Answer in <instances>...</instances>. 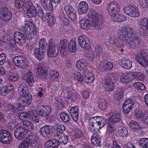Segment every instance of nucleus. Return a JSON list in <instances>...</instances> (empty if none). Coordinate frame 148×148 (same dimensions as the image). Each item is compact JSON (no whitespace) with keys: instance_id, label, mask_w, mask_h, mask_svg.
Returning a JSON list of instances; mask_svg holds the SVG:
<instances>
[{"instance_id":"obj_26","label":"nucleus","mask_w":148,"mask_h":148,"mask_svg":"<svg viewBox=\"0 0 148 148\" xmlns=\"http://www.w3.org/2000/svg\"><path fill=\"white\" fill-rule=\"evenodd\" d=\"M22 79L25 80L30 86H32L34 82L32 73L30 71L24 74L22 76Z\"/></svg>"},{"instance_id":"obj_27","label":"nucleus","mask_w":148,"mask_h":148,"mask_svg":"<svg viewBox=\"0 0 148 148\" xmlns=\"http://www.w3.org/2000/svg\"><path fill=\"white\" fill-rule=\"evenodd\" d=\"M115 13L110 16L111 19L113 21L120 23L127 20L126 18L122 14Z\"/></svg>"},{"instance_id":"obj_46","label":"nucleus","mask_w":148,"mask_h":148,"mask_svg":"<svg viewBox=\"0 0 148 148\" xmlns=\"http://www.w3.org/2000/svg\"><path fill=\"white\" fill-rule=\"evenodd\" d=\"M36 5L37 6V7L36 8L37 14L38 15L40 18L42 19L45 17V14L43 10L41 7L38 6L37 4Z\"/></svg>"},{"instance_id":"obj_32","label":"nucleus","mask_w":148,"mask_h":148,"mask_svg":"<svg viewBox=\"0 0 148 148\" xmlns=\"http://www.w3.org/2000/svg\"><path fill=\"white\" fill-rule=\"evenodd\" d=\"M76 68L80 71L86 70L87 68V66L85 60L82 59H80L76 62Z\"/></svg>"},{"instance_id":"obj_30","label":"nucleus","mask_w":148,"mask_h":148,"mask_svg":"<svg viewBox=\"0 0 148 148\" xmlns=\"http://www.w3.org/2000/svg\"><path fill=\"white\" fill-rule=\"evenodd\" d=\"M132 61L130 60L123 59L121 60L120 62V64L123 68L127 69H130L132 67Z\"/></svg>"},{"instance_id":"obj_48","label":"nucleus","mask_w":148,"mask_h":148,"mask_svg":"<svg viewBox=\"0 0 148 148\" xmlns=\"http://www.w3.org/2000/svg\"><path fill=\"white\" fill-rule=\"evenodd\" d=\"M113 123L112 122L109 121L107 124V130L111 134L115 130V126Z\"/></svg>"},{"instance_id":"obj_11","label":"nucleus","mask_w":148,"mask_h":148,"mask_svg":"<svg viewBox=\"0 0 148 148\" xmlns=\"http://www.w3.org/2000/svg\"><path fill=\"white\" fill-rule=\"evenodd\" d=\"M120 7L119 4L116 1H112L108 5L107 10L108 14L110 16L115 13H119Z\"/></svg>"},{"instance_id":"obj_47","label":"nucleus","mask_w":148,"mask_h":148,"mask_svg":"<svg viewBox=\"0 0 148 148\" xmlns=\"http://www.w3.org/2000/svg\"><path fill=\"white\" fill-rule=\"evenodd\" d=\"M42 4L43 8L45 10H49V7L51 5L50 0H40Z\"/></svg>"},{"instance_id":"obj_16","label":"nucleus","mask_w":148,"mask_h":148,"mask_svg":"<svg viewBox=\"0 0 148 148\" xmlns=\"http://www.w3.org/2000/svg\"><path fill=\"white\" fill-rule=\"evenodd\" d=\"M65 13L72 20L75 21L77 17L76 11L73 7L69 5H67L64 7Z\"/></svg>"},{"instance_id":"obj_10","label":"nucleus","mask_w":148,"mask_h":148,"mask_svg":"<svg viewBox=\"0 0 148 148\" xmlns=\"http://www.w3.org/2000/svg\"><path fill=\"white\" fill-rule=\"evenodd\" d=\"M123 10L125 13L131 17L136 18L139 17L140 15L137 8L132 5L125 6Z\"/></svg>"},{"instance_id":"obj_64","label":"nucleus","mask_w":148,"mask_h":148,"mask_svg":"<svg viewBox=\"0 0 148 148\" xmlns=\"http://www.w3.org/2000/svg\"><path fill=\"white\" fill-rule=\"evenodd\" d=\"M123 107L124 113L127 114L129 113L130 111L132 108V107H130L124 104H123Z\"/></svg>"},{"instance_id":"obj_39","label":"nucleus","mask_w":148,"mask_h":148,"mask_svg":"<svg viewBox=\"0 0 148 148\" xmlns=\"http://www.w3.org/2000/svg\"><path fill=\"white\" fill-rule=\"evenodd\" d=\"M139 145L144 148H148V138H142L139 139L138 141Z\"/></svg>"},{"instance_id":"obj_2","label":"nucleus","mask_w":148,"mask_h":148,"mask_svg":"<svg viewBox=\"0 0 148 148\" xmlns=\"http://www.w3.org/2000/svg\"><path fill=\"white\" fill-rule=\"evenodd\" d=\"M28 86L25 83H23L19 86V106L23 107L30 104L32 100V96L28 94Z\"/></svg>"},{"instance_id":"obj_6","label":"nucleus","mask_w":148,"mask_h":148,"mask_svg":"<svg viewBox=\"0 0 148 148\" xmlns=\"http://www.w3.org/2000/svg\"><path fill=\"white\" fill-rule=\"evenodd\" d=\"M116 79L114 75L112 74H109L107 76L106 82L103 85L104 90L106 91L110 92L114 89V82Z\"/></svg>"},{"instance_id":"obj_21","label":"nucleus","mask_w":148,"mask_h":148,"mask_svg":"<svg viewBox=\"0 0 148 148\" xmlns=\"http://www.w3.org/2000/svg\"><path fill=\"white\" fill-rule=\"evenodd\" d=\"M46 53L45 49L36 48L34 49V54L39 60H42L45 57Z\"/></svg>"},{"instance_id":"obj_63","label":"nucleus","mask_w":148,"mask_h":148,"mask_svg":"<svg viewBox=\"0 0 148 148\" xmlns=\"http://www.w3.org/2000/svg\"><path fill=\"white\" fill-rule=\"evenodd\" d=\"M46 45V42L45 39L44 38L41 39L39 42V47L43 49Z\"/></svg>"},{"instance_id":"obj_23","label":"nucleus","mask_w":148,"mask_h":148,"mask_svg":"<svg viewBox=\"0 0 148 148\" xmlns=\"http://www.w3.org/2000/svg\"><path fill=\"white\" fill-rule=\"evenodd\" d=\"M51 109V107L49 106H41L38 114L40 116H46L50 113Z\"/></svg>"},{"instance_id":"obj_40","label":"nucleus","mask_w":148,"mask_h":148,"mask_svg":"<svg viewBox=\"0 0 148 148\" xmlns=\"http://www.w3.org/2000/svg\"><path fill=\"white\" fill-rule=\"evenodd\" d=\"M129 125L131 128L134 130L136 129L143 130L144 128V127H140V125L139 124L134 121H131L129 123Z\"/></svg>"},{"instance_id":"obj_41","label":"nucleus","mask_w":148,"mask_h":148,"mask_svg":"<svg viewBox=\"0 0 148 148\" xmlns=\"http://www.w3.org/2000/svg\"><path fill=\"white\" fill-rule=\"evenodd\" d=\"M68 49L72 53H74L76 51V42L75 40H71L68 44Z\"/></svg>"},{"instance_id":"obj_53","label":"nucleus","mask_w":148,"mask_h":148,"mask_svg":"<svg viewBox=\"0 0 148 148\" xmlns=\"http://www.w3.org/2000/svg\"><path fill=\"white\" fill-rule=\"evenodd\" d=\"M133 86L138 89L141 90H143L145 89V86L142 83L140 82H135L133 84Z\"/></svg>"},{"instance_id":"obj_12","label":"nucleus","mask_w":148,"mask_h":148,"mask_svg":"<svg viewBox=\"0 0 148 148\" xmlns=\"http://www.w3.org/2000/svg\"><path fill=\"white\" fill-rule=\"evenodd\" d=\"M12 140V136L9 132L0 127V141L3 143L9 144Z\"/></svg>"},{"instance_id":"obj_13","label":"nucleus","mask_w":148,"mask_h":148,"mask_svg":"<svg viewBox=\"0 0 148 148\" xmlns=\"http://www.w3.org/2000/svg\"><path fill=\"white\" fill-rule=\"evenodd\" d=\"M148 19L144 18L140 19L138 26V29L141 34L143 36L148 34Z\"/></svg>"},{"instance_id":"obj_8","label":"nucleus","mask_w":148,"mask_h":148,"mask_svg":"<svg viewBox=\"0 0 148 148\" xmlns=\"http://www.w3.org/2000/svg\"><path fill=\"white\" fill-rule=\"evenodd\" d=\"M88 16L89 20L94 24L95 27H98L100 26L101 21L99 19V16L95 10H91L90 11Z\"/></svg>"},{"instance_id":"obj_62","label":"nucleus","mask_w":148,"mask_h":148,"mask_svg":"<svg viewBox=\"0 0 148 148\" xmlns=\"http://www.w3.org/2000/svg\"><path fill=\"white\" fill-rule=\"evenodd\" d=\"M6 60L5 55L4 53L0 54V65H2L5 62Z\"/></svg>"},{"instance_id":"obj_18","label":"nucleus","mask_w":148,"mask_h":148,"mask_svg":"<svg viewBox=\"0 0 148 148\" xmlns=\"http://www.w3.org/2000/svg\"><path fill=\"white\" fill-rule=\"evenodd\" d=\"M68 42L67 40L65 39H63L60 41L59 47L60 48L61 55L63 57H64L66 55V51L68 50Z\"/></svg>"},{"instance_id":"obj_38","label":"nucleus","mask_w":148,"mask_h":148,"mask_svg":"<svg viewBox=\"0 0 148 148\" xmlns=\"http://www.w3.org/2000/svg\"><path fill=\"white\" fill-rule=\"evenodd\" d=\"M98 104L99 107L101 110L106 109L108 106V103L106 101L105 99L102 98L99 99Z\"/></svg>"},{"instance_id":"obj_59","label":"nucleus","mask_w":148,"mask_h":148,"mask_svg":"<svg viewBox=\"0 0 148 148\" xmlns=\"http://www.w3.org/2000/svg\"><path fill=\"white\" fill-rule=\"evenodd\" d=\"M88 39V37L86 35H81L79 36L78 38V44L83 43V42Z\"/></svg>"},{"instance_id":"obj_49","label":"nucleus","mask_w":148,"mask_h":148,"mask_svg":"<svg viewBox=\"0 0 148 148\" xmlns=\"http://www.w3.org/2000/svg\"><path fill=\"white\" fill-rule=\"evenodd\" d=\"M18 77L17 73L15 72L10 73L8 76L9 80L12 82L16 81L18 80Z\"/></svg>"},{"instance_id":"obj_20","label":"nucleus","mask_w":148,"mask_h":148,"mask_svg":"<svg viewBox=\"0 0 148 148\" xmlns=\"http://www.w3.org/2000/svg\"><path fill=\"white\" fill-rule=\"evenodd\" d=\"M133 72L131 71L127 72L122 73L120 77L121 81L124 83H127L132 80Z\"/></svg>"},{"instance_id":"obj_17","label":"nucleus","mask_w":148,"mask_h":148,"mask_svg":"<svg viewBox=\"0 0 148 148\" xmlns=\"http://www.w3.org/2000/svg\"><path fill=\"white\" fill-rule=\"evenodd\" d=\"M110 121L113 123H116L120 122L122 118L121 113L117 110H113L110 114Z\"/></svg>"},{"instance_id":"obj_56","label":"nucleus","mask_w":148,"mask_h":148,"mask_svg":"<svg viewBox=\"0 0 148 148\" xmlns=\"http://www.w3.org/2000/svg\"><path fill=\"white\" fill-rule=\"evenodd\" d=\"M89 39H88L84 42L83 43H80L79 45L82 48L85 50H86L88 49L89 46Z\"/></svg>"},{"instance_id":"obj_42","label":"nucleus","mask_w":148,"mask_h":148,"mask_svg":"<svg viewBox=\"0 0 148 148\" xmlns=\"http://www.w3.org/2000/svg\"><path fill=\"white\" fill-rule=\"evenodd\" d=\"M119 133L121 136L125 137L128 134V130L125 127L120 126L119 129Z\"/></svg>"},{"instance_id":"obj_51","label":"nucleus","mask_w":148,"mask_h":148,"mask_svg":"<svg viewBox=\"0 0 148 148\" xmlns=\"http://www.w3.org/2000/svg\"><path fill=\"white\" fill-rule=\"evenodd\" d=\"M95 52L97 55L98 56L103 55L104 53L103 51V48L99 45H97L96 47L95 48Z\"/></svg>"},{"instance_id":"obj_34","label":"nucleus","mask_w":148,"mask_h":148,"mask_svg":"<svg viewBox=\"0 0 148 148\" xmlns=\"http://www.w3.org/2000/svg\"><path fill=\"white\" fill-rule=\"evenodd\" d=\"M109 41L111 44H115L116 47H123V45L119 41V39L114 36H112L109 37Z\"/></svg>"},{"instance_id":"obj_43","label":"nucleus","mask_w":148,"mask_h":148,"mask_svg":"<svg viewBox=\"0 0 148 148\" xmlns=\"http://www.w3.org/2000/svg\"><path fill=\"white\" fill-rule=\"evenodd\" d=\"M38 73L41 76L46 77L47 75V72L46 69L40 66L37 68Z\"/></svg>"},{"instance_id":"obj_58","label":"nucleus","mask_w":148,"mask_h":148,"mask_svg":"<svg viewBox=\"0 0 148 148\" xmlns=\"http://www.w3.org/2000/svg\"><path fill=\"white\" fill-rule=\"evenodd\" d=\"M74 77L77 81L81 83H82L83 82L84 80L83 76L79 73H76L74 75Z\"/></svg>"},{"instance_id":"obj_37","label":"nucleus","mask_w":148,"mask_h":148,"mask_svg":"<svg viewBox=\"0 0 148 148\" xmlns=\"http://www.w3.org/2000/svg\"><path fill=\"white\" fill-rule=\"evenodd\" d=\"M97 125H99V129H101L106 124V119L102 116L97 117Z\"/></svg>"},{"instance_id":"obj_57","label":"nucleus","mask_w":148,"mask_h":148,"mask_svg":"<svg viewBox=\"0 0 148 148\" xmlns=\"http://www.w3.org/2000/svg\"><path fill=\"white\" fill-rule=\"evenodd\" d=\"M50 75L53 80L58 79L59 77V73L56 71H52L50 73Z\"/></svg>"},{"instance_id":"obj_35","label":"nucleus","mask_w":148,"mask_h":148,"mask_svg":"<svg viewBox=\"0 0 148 148\" xmlns=\"http://www.w3.org/2000/svg\"><path fill=\"white\" fill-rule=\"evenodd\" d=\"M120 30L123 34V40L124 39V36L125 35H130L135 32L133 29L130 27H123Z\"/></svg>"},{"instance_id":"obj_28","label":"nucleus","mask_w":148,"mask_h":148,"mask_svg":"<svg viewBox=\"0 0 148 148\" xmlns=\"http://www.w3.org/2000/svg\"><path fill=\"white\" fill-rule=\"evenodd\" d=\"M60 143L58 140L56 138L52 140H49L47 141L44 144L45 148L51 147L53 148H57L59 146Z\"/></svg>"},{"instance_id":"obj_14","label":"nucleus","mask_w":148,"mask_h":148,"mask_svg":"<svg viewBox=\"0 0 148 148\" xmlns=\"http://www.w3.org/2000/svg\"><path fill=\"white\" fill-rule=\"evenodd\" d=\"M113 64L106 60H102L97 66V68L102 72L112 70L113 68Z\"/></svg>"},{"instance_id":"obj_25","label":"nucleus","mask_w":148,"mask_h":148,"mask_svg":"<svg viewBox=\"0 0 148 148\" xmlns=\"http://www.w3.org/2000/svg\"><path fill=\"white\" fill-rule=\"evenodd\" d=\"M14 89L13 86L11 84L8 85L7 86H2L0 87V95L5 96L12 91Z\"/></svg>"},{"instance_id":"obj_55","label":"nucleus","mask_w":148,"mask_h":148,"mask_svg":"<svg viewBox=\"0 0 148 148\" xmlns=\"http://www.w3.org/2000/svg\"><path fill=\"white\" fill-rule=\"evenodd\" d=\"M7 13H5V14H4L3 16H4V18L3 17H1L0 18L5 21H8L10 20L12 18V14L9 11Z\"/></svg>"},{"instance_id":"obj_15","label":"nucleus","mask_w":148,"mask_h":148,"mask_svg":"<svg viewBox=\"0 0 148 148\" xmlns=\"http://www.w3.org/2000/svg\"><path fill=\"white\" fill-rule=\"evenodd\" d=\"M53 128L51 126L45 125L40 128L39 132L42 136L45 138L50 137L53 132Z\"/></svg>"},{"instance_id":"obj_44","label":"nucleus","mask_w":148,"mask_h":148,"mask_svg":"<svg viewBox=\"0 0 148 148\" xmlns=\"http://www.w3.org/2000/svg\"><path fill=\"white\" fill-rule=\"evenodd\" d=\"M144 75L140 72H133L132 77L136 79L137 80H142L144 77Z\"/></svg>"},{"instance_id":"obj_7","label":"nucleus","mask_w":148,"mask_h":148,"mask_svg":"<svg viewBox=\"0 0 148 148\" xmlns=\"http://www.w3.org/2000/svg\"><path fill=\"white\" fill-rule=\"evenodd\" d=\"M136 60L142 66H148V53L147 51H142L137 54L135 57Z\"/></svg>"},{"instance_id":"obj_33","label":"nucleus","mask_w":148,"mask_h":148,"mask_svg":"<svg viewBox=\"0 0 148 148\" xmlns=\"http://www.w3.org/2000/svg\"><path fill=\"white\" fill-rule=\"evenodd\" d=\"M28 65V62L26 58L23 56H19V67L25 68Z\"/></svg>"},{"instance_id":"obj_36","label":"nucleus","mask_w":148,"mask_h":148,"mask_svg":"<svg viewBox=\"0 0 148 148\" xmlns=\"http://www.w3.org/2000/svg\"><path fill=\"white\" fill-rule=\"evenodd\" d=\"M84 74L87 83H91L94 81L95 78L92 73L88 72H86Z\"/></svg>"},{"instance_id":"obj_3","label":"nucleus","mask_w":148,"mask_h":148,"mask_svg":"<svg viewBox=\"0 0 148 148\" xmlns=\"http://www.w3.org/2000/svg\"><path fill=\"white\" fill-rule=\"evenodd\" d=\"M65 127L64 125H59L54 127V130L57 132L54 135L55 138L58 140L60 144L65 145L68 143L67 136L63 133Z\"/></svg>"},{"instance_id":"obj_4","label":"nucleus","mask_w":148,"mask_h":148,"mask_svg":"<svg viewBox=\"0 0 148 148\" xmlns=\"http://www.w3.org/2000/svg\"><path fill=\"white\" fill-rule=\"evenodd\" d=\"M22 30L24 32V35L19 33V36H23L25 38H29L30 36L35 34L36 33V29L33 22L31 21H27L22 27Z\"/></svg>"},{"instance_id":"obj_29","label":"nucleus","mask_w":148,"mask_h":148,"mask_svg":"<svg viewBox=\"0 0 148 148\" xmlns=\"http://www.w3.org/2000/svg\"><path fill=\"white\" fill-rule=\"evenodd\" d=\"M70 114L73 119L75 121L78 120L79 116V108L78 107L74 106L71 108L70 110Z\"/></svg>"},{"instance_id":"obj_31","label":"nucleus","mask_w":148,"mask_h":148,"mask_svg":"<svg viewBox=\"0 0 148 148\" xmlns=\"http://www.w3.org/2000/svg\"><path fill=\"white\" fill-rule=\"evenodd\" d=\"M101 139L97 133H93L91 138V141L92 144L95 146H99L101 143Z\"/></svg>"},{"instance_id":"obj_24","label":"nucleus","mask_w":148,"mask_h":148,"mask_svg":"<svg viewBox=\"0 0 148 148\" xmlns=\"http://www.w3.org/2000/svg\"><path fill=\"white\" fill-rule=\"evenodd\" d=\"M81 27L84 30H88L90 27H95V26L91 23L89 20H86L85 19L82 18L80 22Z\"/></svg>"},{"instance_id":"obj_52","label":"nucleus","mask_w":148,"mask_h":148,"mask_svg":"<svg viewBox=\"0 0 148 148\" xmlns=\"http://www.w3.org/2000/svg\"><path fill=\"white\" fill-rule=\"evenodd\" d=\"M9 10H8V8L5 7L3 6L1 4L0 5V18L1 17L3 18H4L3 16V15L4 14H5L6 13H7L9 11Z\"/></svg>"},{"instance_id":"obj_54","label":"nucleus","mask_w":148,"mask_h":148,"mask_svg":"<svg viewBox=\"0 0 148 148\" xmlns=\"http://www.w3.org/2000/svg\"><path fill=\"white\" fill-rule=\"evenodd\" d=\"M74 135L76 138H80L83 136L84 133L80 129H77L75 131Z\"/></svg>"},{"instance_id":"obj_1","label":"nucleus","mask_w":148,"mask_h":148,"mask_svg":"<svg viewBox=\"0 0 148 148\" xmlns=\"http://www.w3.org/2000/svg\"><path fill=\"white\" fill-rule=\"evenodd\" d=\"M33 124L28 121H23L20 122L19 125V140L25 138L21 144L19 145V148H27L28 145L35 147L38 139L36 135H34L29 134V131L33 129Z\"/></svg>"},{"instance_id":"obj_50","label":"nucleus","mask_w":148,"mask_h":148,"mask_svg":"<svg viewBox=\"0 0 148 148\" xmlns=\"http://www.w3.org/2000/svg\"><path fill=\"white\" fill-rule=\"evenodd\" d=\"M60 117L62 120L64 122H68L70 119L69 114L65 113H62L60 114Z\"/></svg>"},{"instance_id":"obj_45","label":"nucleus","mask_w":148,"mask_h":148,"mask_svg":"<svg viewBox=\"0 0 148 148\" xmlns=\"http://www.w3.org/2000/svg\"><path fill=\"white\" fill-rule=\"evenodd\" d=\"M89 125L90 126L92 127L95 130L96 127L97 126V117H90L89 119Z\"/></svg>"},{"instance_id":"obj_9","label":"nucleus","mask_w":148,"mask_h":148,"mask_svg":"<svg viewBox=\"0 0 148 148\" xmlns=\"http://www.w3.org/2000/svg\"><path fill=\"white\" fill-rule=\"evenodd\" d=\"M49 45L48 50L47 56L51 58L56 57L59 53V50L53 41V39L51 38L49 41Z\"/></svg>"},{"instance_id":"obj_60","label":"nucleus","mask_w":148,"mask_h":148,"mask_svg":"<svg viewBox=\"0 0 148 148\" xmlns=\"http://www.w3.org/2000/svg\"><path fill=\"white\" fill-rule=\"evenodd\" d=\"M123 104L132 108L134 105V101L132 99H127L125 101Z\"/></svg>"},{"instance_id":"obj_19","label":"nucleus","mask_w":148,"mask_h":148,"mask_svg":"<svg viewBox=\"0 0 148 148\" xmlns=\"http://www.w3.org/2000/svg\"><path fill=\"white\" fill-rule=\"evenodd\" d=\"M26 6L27 9V14L30 17H35L37 15L36 8L35 9L32 4L30 2H28Z\"/></svg>"},{"instance_id":"obj_61","label":"nucleus","mask_w":148,"mask_h":148,"mask_svg":"<svg viewBox=\"0 0 148 148\" xmlns=\"http://www.w3.org/2000/svg\"><path fill=\"white\" fill-rule=\"evenodd\" d=\"M116 92L115 95L118 99H119L122 98L123 96V91L122 90L120 89H118L117 91H116Z\"/></svg>"},{"instance_id":"obj_22","label":"nucleus","mask_w":148,"mask_h":148,"mask_svg":"<svg viewBox=\"0 0 148 148\" xmlns=\"http://www.w3.org/2000/svg\"><path fill=\"white\" fill-rule=\"evenodd\" d=\"M88 9V4L85 1H82L79 4L77 8L78 12L80 14H84L87 12Z\"/></svg>"},{"instance_id":"obj_5","label":"nucleus","mask_w":148,"mask_h":148,"mask_svg":"<svg viewBox=\"0 0 148 148\" xmlns=\"http://www.w3.org/2000/svg\"><path fill=\"white\" fill-rule=\"evenodd\" d=\"M135 32L129 35H125L123 41L126 42L127 46L131 49L134 48L140 43L141 40L135 33Z\"/></svg>"}]
</instances>
